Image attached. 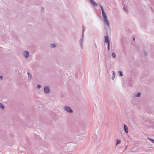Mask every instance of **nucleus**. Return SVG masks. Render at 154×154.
Here are the masks:
<instances>
[{
	"mask_svg": "<svg viewBox=\"0 0 154 154\" xmlns=\"http://www.w3.org/2000/svg\"><path fill=\"white\" fill-rule=\"evenodd\" d=\"M112 57H113V58H116V54L114 52H113L112 53Z\"/></svg>",
	"mask_w": 154,
	"mask_h": 154,
	"instance_id": "obj_11",
	"label": "nucleus"
},
{
	"mask_svg": "<svg viewBox=\"0 0 154 154\" xmlns=\"http://www.w3.org/2000/svg\"><path fill=\"white\" fill-rule=\"evenodd\" d=\"M100 8H101V9H103V7L102 6V5H100Z\"/></svg>",
	"mask_w": 154,
	"mask_h": 154,
	"instance_id": "obj_24",
	"label": "nucleus"
},
{
	"mask_svg": "<svg viewBox=\"0 0 154 154\" xmlns=\"http://www.w3.org/2000/svg\"><path fill=\"white\" fill-rule=\"evenodd\" d=\"M85 26L82 25V35L81 39L80 40L79 43L80 44V45L81 47L82 48L83 46H82V43L83 41V39L84 38V32L85 31Z\"/></svg>",
	"mask_w": 154,
	"mask_h": 154,
	"instance_id": "obj_2",
	"label": "nucleus"
},
{
	"mask_svg": "<svg viewBox=\"0 0 154 154\" xmlns=\"http://www.w3.org/2000/svg\"><path fill=\"white\" fill-rule=\"evenodd\" d=\"M110 42H109L108 43V51L110 49Z\"/></svg>",
	"mask_w": 154,
	"mask_h": 154,
	"instance_id": "obj_16",
	"label": "nucleus"
},
{
	"mask_svg": "<svg viewBox=\"0 0 154 154\" xmlns=\"http://www.w3.org/2000/svg\"><path fill=\"white\" fill-rule=\"evenodd\" d=\"M133 39L134 41H135V38H133Z\"/></svg>",
	"mask_w": 154,
	"mask_h": 154,
	"instance_id": "obj_30",
	"label": "nucleus"
},
{
	"mask_svg": "<svg viewBox=\"0 0 154 154\" xmlns=\"http://www.w3.org/2000/svg\"><path fill=\"white\" fill-rule=\"evenodd\" d=\"M91 0H90V1H91Z\"/></svg>",
	"mask_w": 154,
	"mask_h": 154,
	"instance_id": "obj_31",
	"label": "nucleus"
},
{
	"mask_svg": "<svg viewBox=\"0 0 154 154\" xmlns=\"http://www.w3.org/2000/svg\"><path fill=\"white\" fill-rule=\"evenodd\" d=\"M113 72V73H112V76H115V73L114 72V71H113L112 72Z\"/></svg>",
	"mask_w": 154,
	"mask_h": 154,
	"instance_id": "obj_21",
	"label": "nucleus"
},
{
	"mask_svg": "<svg viewBox=\"0 0 154 154\" xmlns=\"http://www.w3.org/2000/svg\"><path fill=\"white\" fill-rule=\"evenodd\" d=\"M64 110L69 113H72L73 112L72 110L70 107L68 106H65L64 107Z\"/></svg>",
	"mask_w": 154,
	"mask_h": 154,
	"instance_id": "obj_3",
	"label": "nucleus"
},
{
	"mask_svg": "<svg viewBox=\"0 0 154 154\" xmlns=\"http://www.w3.org/2000/svg\"><path fill=\"white\" fill-rule=\"evenodd\" d=\"M56 45L55 44H51V48H54L56 47Z\"/></svg>",
	"mask_w": 154,
	"mask_h": 154,
	"instance_id": "obj_17",
	"label": "nucleus"
},
{
	"mask_svg": "<svg viewBox=\"0 0 154 154\" xmlns=\"http://www.w3.org/2000/svg\"><path fill=\"white\" fill-rule=\"evenodd\" d=\"M102 14L103 18V21L104 24L106 25V26H109V22L106 13L105 12L103 13H102Z\"/></svg>",
	"mask_w": 154,
	"mask_h": 154,
	"instance_id": "obj_1",
	"label": "nucleus"
},
{
	"mask_svg": "<svg viewBox=\"0 0 154 154\" xmlns=\"http://www.w3.org/2000/svg\"><path fill=\"white\" fill-rule=\"evenodd\" d=\"M0 79H1L2 80L3 79V76H0Z\"/></svg>",
	"mask_w": 154,
	"mask_h": 154,
	"instance_id": "obj_23",
	"label": "nucleus"
},
{
	"mask_svg": "<svg viewBox=\"0 0 154 154\" xmlns=\"http://www.w3.org/2000/svg\"><path fill=\"white\" fill-rule=\"evenodd\" d=\"M44 91L45 94H48L50 92V89L49 87L45 86L44 88Z\"/></svg>",
	"mask_w": 154,
	"mask_h": 154,
	"instance_id": "obj_4",
	"label": "nucleus"
},
{
	"mask_svg": "<svg viewBox=\"0 0 154 154\" xmlns=\"http://www.w3.org/2000/svg\"><path fill=\"white\" fill-rule=\"evenodd\" d=\"M147 139H148L151 142L152 141V140H153L152 138H147Z\"/></svg>",
	"mask_w": 154,
	"mask_h": 154,
	"instance_id": "obj_20",
	"label": "nucleus"
},
{
	"mask_svg": "<svg viewBox=\"0 0 154 154\" xmlns=\"http://www.w3.org/2000/svg\"><path fill=\"white\" fill-rule=\"evenodd\" d=\"M115 76H112V80H113L114 79Z\"/></svg>",
	"mask_w": 154,
	"mask_h": 154,
	"instance_id": "obj_26",
	"label": "nucleus"
},
{
	"mask_svg": "<svg viewBox=\"0 0 154 154\" xmlns=\"http://www.w3.org/2000/svg\"><path fill=\"white\" fill-rule=\"evenodd\" d=\"M27 74L28 75V80H31L32 77L31 74L29 72L27 73Z\"/></svg>",
	"mask_w": 154,
	"mask_h": 154,
	"instance_id": "obj_9",
	"label": "nucleus"
},
{
	"mask_svg": "<svg viewBox=\"0 0 154 154\" xmlns=\"http://www.w3.org/2000/svg\"><path fill=\"white\" fill-rule=\"evenodd\" d=\"M144 56H146L147 55V54L146 52H144Z\"/></svg>",
	"mask_w": 154,
	"mask_h": 154,
	"instance_id": "obj_22",
	"label": "nucleus"
},
{
	"mask_svg": "<svg viewBox=\"0 0 154 154\" xmlns=\"http://www.w3.org/2000/svg\"><path fill=\"white\" fill-rule=\"evenodd\" d=\"M104 42L105 43H108L109 42H110L109 41V40L108 37L107 35L104 36Z\"/></svg>",
	"mask_w": 154,
	"mask_h": 154,
	"instance_id": "obj_7",
	"label": "nucleus"
},
{
	"mask_svg": "<svg viewBox=\"0 0 154 154\" xmlns=\"http://www.w3.org/2000/svg\"><path fill=\"white\" fill-rule=\"evenodd\" d=\"M147 139H148L151 142L152 141V140H153L152 138H147Z\"/></svg>",
	"mask_w": 154,
	"mask_h": 154,
	"instance_id": "obj_19",
	"label": "nucleus"
},
{
	"mask_svg": "<svg viewBox=\"0 0 154 154\" xmlns=\"http://www.w3.org/2000/svg\"><path fill=\"white\" fill-rule=\"evenodd\" d=\"M44 8H43V7H42V10H44Z\"/></svg>",
	"mask_w": 154,
	"mask_h": 154,
	"instance_id": "obj_29",
	"label": "nucleus"
},
{
	"mask_svg": "<svg viewBox=\"0 0 154 154\" xmlns=\"http://www.w3.org/2000/svg\"><path fill=\"white\" fill-rule=\"evenodd\" d=\"M5 108L4 105H3L2 103H0V108L4 109Z\"/></svg>",
	"mask_w": 154,
	"mask_h": 154,
	"instance_id": "obj_13",
	"label": "nucleus"
},
{
	"mask_svg": "<svg viewBox=\"0 0 154 154\" xmlns=\"http://www.w3.org/2000/svg\"><path fill=\"white\" fill-rule=\"evenodd\" d=\"M152 142L153 143H154V140H153Z\"/></svg>",
	"mask_w": 154,
	"mask_h": 154,
	"instance_id": "obj_28",
	"label": "nucleus"
},
{
	"mask_svg": "<svg viewBox=\"0 0 154 154\" xmlns=\"http://www.w3.org/2000/svg\"><path fill=\"white\" fill-rule=\"evenodd\" d=\"M141 94L140 93H138L137 94H136L135 95V97H140L141 96Z\"/></svg>",
	"mask_w": 154,
	"mask_h": 154,
	"instance_id": "obj_10",
	"label": "nucleus"
},
{
	"mask_svg": "<svg viewBox=\"0 0 154 154\" xmlns=\"http://www.w3.org/2000/svg\"><path fill=\"white\" fill-rule=\"evenodd\" d=\"M118 73L119 74V76H123V73L122 71H119L118 72Z\"/></svg>",
	"mask_w": 154,
	"mask_h": 154,
	"instance_id": "obj_12",
	"label": "nucleus"
},
{
	"mask_svg": "<svg viewBox=\"0 0 154 154\" xmlns=\"http://www.w3.org/2000/svg\"><path fill=\"white\" fill-rule=\"evenodd\" d=\"M37 88L38 89H40L41 88V86L40 85H38L37 86Z\"/></svg>",
	"mask_w": 154,
	"mask_h": 154,
	"instance_id": "obj_18",
	"label": "nucleus"
},
{
	"mask_svg": "<svg viewBox=\"0 0 154 154\" xmlns=\"http://www.w3.org/2000/svg\"><path fill=\"white\" fill-rule=\"evenodd\" d=\"M121 143V141L120 140H117V142L116 143V145H117L118 144H120Z\"/></svg>",
	"mask_w": 154,
	"mask_h": 154,
	"instance_id": "obj_15",
	"label": "nucleus"
},
{
	"mask_svg": "<svg viewBox=\"0 0 154 154\" xmlns=\"http://www.w3.org/2000/svg\"><path fill=\"white\" fill-rule=\"evenodd\" d=\"M101 11H102V13L105 12L104 11V10H103V9H101Z\"/></svg>",
	"mask_w": 154,
	"mask_h": 154,
	"instance_id": "obj_27",
	"label": "nucleus"
},
{
	"mask_svg": "<svg viewBox=\"0 0 154 154\" xmlns=\"http://www.w3.org/2000/svg\"><path fill=\"white\" fill-rule=\"evenodd\" d=\"M124 129L126 133H128V128L126 125H124Z\"/></svg>",
	"mask_w": 154,
	"mask_h": 154,
	"instance_id": "obj_6",
	"label": "nucleus"
},
{
	"mask_svg": "<svg viewBox=\"0 0 154 154\" xmlns=\"http://www.w3.org/2000/svg\"><path fill=\"white\" fill-rule=\"evenodd\" d=\"M23 56L26 58H27L29 57V52L27 51H24L23 53Z\"/></svg>",
	"mask_w": 154,
	"mask_h": 154,
	"instance_id": "obj_5",
	"label": "nucleus"
},
{
	"mask_svg": "<svg viewBox=\"0 0 154 154\" xmlns=\"http://www.w3.org/2000/svg\"><path fill=\"white\" fill-rule=\"evenodd\" d=\"M100 8H101V9H103V7L102 6V5H100Z\"/></svg>",
	"mask_w": 154,
	"mask_h": 154,
	"instance_id": "obj_25",
	"label": "nucleus"
},
{
	"mask_svg": "<svg viewBox=\"0 0 154 154\" xmlns=\"http://www.w3.org/2000/svg\"><path fill=\"white\" fill-rule=\"evenodd\" d=\"M123 9L125 12H128V10L127 8V7H126L125 6H124L123 7Z\"/></svg>",
	"mask_w": 154,
	"mask_h": 154,
	"instance_id": "obj_14",
	"label": "nucleus"
},
{
	"mask_svg": "<svg viewBox=\"0 0 154 154\" xmlns=\"http://www.w3.org/2000/svg\"><path fill=\"white\" fill-rule=\"evenodd\" d=\"M91 3L94 6L97 7V3L94 1V0H91L90 1Z\"/></svg>",
	"mask_w": 154,
	"mask_h": 154,
	"instance_id": "obj_8",
	"label": "nucleus"
}]
</instances>
